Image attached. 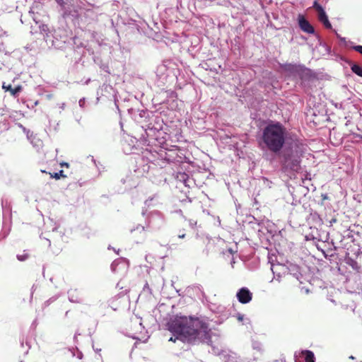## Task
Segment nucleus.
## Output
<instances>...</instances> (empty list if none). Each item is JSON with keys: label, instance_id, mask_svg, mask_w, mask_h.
<instances>
[{"label": "nucleus", "instance_id": "obj_1", "mask_svg": "<svg viewBox=\"0 0 362 362\" xmlns=\"http://www.w3.org/2000/svg\"><path fill=\"white\" fill-rule=\"evenodd\" d=\"M168 329L176 338L170 337L169 341L175 342L179 339L183 342L191 343L196 339H210V329L208 325L198 319L188 318L185 316H176L168 324Z\"/></svg>", "mask_w": 362, "mask_h": 362}, {"label": "nucleus", "instance_id": "obj_2", "mask_svg": "<svg viewBox=\"0 0 362 362\" xmlns=\"http://www.w3.org/2000/svg\"><path fill=\"white\" fill-rule=\"evenodd\" d=\"M287 138V131L280 122L268 124L262 130L261 139L264 147L270 152L279 154Z\"/></svg>", "mask_w": 362, "mask_h": 362}, {"label": "nucleus", "instance_id": "obj_3", "mask_svg": "<svg viewBox=\"0 0 362 362\" xmlns=\"http://www.w3.org/2000/svg\"><path fill=\"white\" fill-rule=\"evenodd\" d=\"M301 153L297 150L287 149L282 154L281 167L284 173H299L301 170Z\"/></svg>", "mask_w": 362, "mask_h": 362}, {"label": "nucleus", "instance_id": "obj_4", "mask_svg": "<svg viewBox=\"0 0 362 362\" xmlns=\"http://www.w3.org/2000/svg\"><path fill=\"white\" fill-rule=\"evenodd\" d=\"M298 25L301 30L308 34H314L315 29L308 20L303 15H298Z\"/></svg>", "mask_w": 362, "mask_h": 362}, {"label": "nucleus", "instance_id": "obj_5", "mask_svg": "<svg viewBox=\"0 0 362 362\" xmlns=\"http://www.w3.org/2000/svg\"><path fill=\"white\" fill-rule=\"evenodd\" d=\"M252 294L247 288H242L237 293V298L240 303L245 304L252 300Z\"/></svg>", "mask_w": 362, "mask_h": 362}, {"label": "nucleus", "instance_id": "obj_6", "mask_svg": "<svg viewBox=\"0 0 362 362\" xmlns=\"http://www.w3.org/2000/svg\"><path fill=\"white\" fill-rule=\"evenodd\" d=\"M321 12L318 13L319 21L323 23L324 26L327 29H332V25L328 20V17L323 8H320Z\"/></svg>", "mask_w": 362, "mask_h": 362}, {"label": "nucleus", "instance_id": "obj_7", "mask_svg": "<svg viewBox=\"0 0 362 362\" xmlns=\"http://www.w3.org/2000/svg\"><path fill=\"white\" fill-rule=\"evenodd\" d=\"M3 89H4L6 91H9L11 95L13 96H16L23 89L22 86L21 85L17 86L15 88H13L11 85H6L5 83L2 85Z\"/></svg>", "mask_w": 362, "mask_h": 362}, {"label": "nucleus", "instance_id": "obj_8", "mask_svg": "<svg viewBox=\"0 0 362 362\" xmlns=\"http://www.w3.org/2000/svg\"><path fill=\"white\" fill-rule=\"evenodd\" d=\"M300 356L303 358L305 362H315L314 354L311 351H302Z\"/></svg>", "mask_w": 362, "mask_h": 362}, {"label": "nucleus", "instance_id": "obj_9", "mask_svg": "<svg viewBox=\"0 0 362 362\" xmlns=\"http://www.w3.org/2000/svg\"><path fill=\"white\" fill-rule=\"evenodd\" d=\"M39 28H40L41 34H42L44 36V38L48 37V35L49 33V29L47 25L41 24Z\"/></svg>", "mask_w": 362, "mask_h": 362}, {"label": "nucleus", "instance_id": "obj_10", "mask_svg": "<svg viewBox=\"0 0 362 362\" xmlns=\"http://www.w3.org/2000/svg\"><path fill=\"white\" fill-rule=\"evenodd\" d=\"M49 174L50 175V177L54 178L56 180H59L61 177H66V175H64V171L62 170H59V173H49Z\"/></svg>", "mask_w": 362, "mask_h": 362}, {"label": "nucleus", "instance_id": "obj_11", "mask_svg": "<svg viewBox=\"0 0 362 362\" xmlns=\"http://www.w3.org/2000/svg\"><path fill=\"white\" fill-rule=\"evenodd\" d=\"M351 69L354 74L362 77V67L361 66L358 64H354Z\"/></svg>", "mask_w": 362, "mask_h": 362}, {"label": "nucleus", "instance_id": "obj_12", "mask_svg": "<svg viewBox=\"0 0 362 362\" xmlns=\"http://www.w3.org/2000/svg\"><path fill=\"white\" fill-rule=\"evenodd\" d=\"M29 257H30L29 254L25 252V251H24L23 254L17 255V259L19 261L23 262V261H25L26 259H28L29 258Z\"/></svg>", "mask_w": 362, "mask_h": 362}, {"label": "nucleus", "instance_id": "obj_13", "mask_svg": "<svg viewBox=\"0 0 362 362\" xmlns=\"http://www.w3.org/2000/svg\"><path fill=\"white\" fill-rule=\"evenodd\" d=\"M313 7L316 9L318 13L321 12L320 8H323L317 1L314 2Z\"/></svg>", "mask_w": 362, "mask_h": 362}, {"label": "nucleus", "instance_id": "obj_14", "mask_svg": "<svg viewBox=\"0 0 362 362\" xmlns=\"http://www.w3.org/2000/svg\"><path fill=\"white\" fill-rule=\"evenodd\" d=\"M352 48L355 51H356L358 53L362 54V45H356V46H354Z\"/></svg>", "mask_w": 362, "mask_h": 362}, {"label": "nucleus", "instance_id": "obj_15", "mask_svg": "<svg viewBox=\"0 0 362 362\" xmlns=\"http://www.w3.org/2000/svg\"><path fill=\"white\" fill-rule=\"evenodd\" d=\"M60 165L62 167H64V166L69 167V163H62Z\"/></svg>", "mask_w": 362, "mask_h": 362}, {"label": "nucleus", "instance_id": "obj_16", "mask_svg": "<svg viewBox=\"0 0 362 362\" xmlns=\"http://www.w3.org/2000/svg\"><path fill=\"white\" fill-rule=\"evenodd\" d=\"M178 237H179L180 238H184L185 237V233H180V234L178 235Z\"/></svg>", "mask_w": 362, "mask_h": 362}, {"label": "nucleus", "instance_id": "obj_17", "mask_svg": "<svg viewBox=\"0 0 362 362\" xmlns=\"http://www.w3.org/2000/svg\"><path fill=\"white\" fill-rule=\"evenodd\" d=\"M59 4L62 5L64 4V0H55Z\"/></svg>", "mask_w": 362, "mask_h": 362}, {"label": "nucleus", "instance_id": "obj_18", "mask_svg": "<svg viewBox=\"0 0 362 362\" xmlns=\"http://www.w3.org/2000/svg\"><path fill=\"white\" fill-rule=\"evenodd\" d=\"M349 358H351V359L354 358V357L353 356H351Z\"/></svg>", "mask_w": 362, "mask_h": 362}]
</instances>
